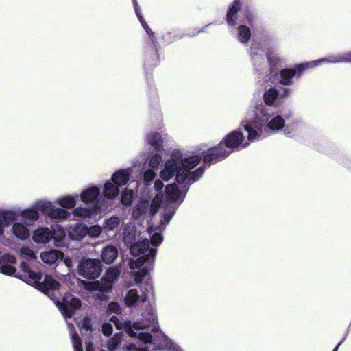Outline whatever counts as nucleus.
<instances>
[{
	"label": "nucleus",
	"mask_w": 351,
	"mask_h": 351,
	"mask_svg": "<svg viewBox=\"0 0 351 351\" xmlns=\"http://www.w3.org/2000/svg\"><path fill=\"white\" fill-rule=\"evenodd\" d=\"M328 58H322L317 60L302 63L296 65L295 69H284L278 73V82L282 86H291L293 84V78L297 74L302 73L304 71L313 68L321 62L327 63Z\"/></svg>",
	"instance_id": "9b49d317"
},
{
	"label": "nucleus",
	"mask_w": 351,
	"mask_h": 351,
	"mask_svg": "<svg viewBox=\"0 0 351 351\" xmlns=\"http://www.w3.org/2000/svg\"><path fill=\"white\" fill-rule=\"evenodd\" d=\"M120 188L111 180H107L103 187L102 194L106 199H114L119 194Z\"/></svg>",
	"instance_id": "aec40b11"
},
{
	"label": "nucleus",
	"mask_w": 351,
	"mask_h": 351,
	"mask_svg": "<svg viewBox=\"0 0 351 351\" xmlns=\"http://www.w3.org/2000/svg\"><path fill=\"white\" fill-rule=\"evenodd\" d=\"M351 62V52L341 55L331 56L328 58L327 63H339Z\"/></svg>",
	"instance_id": "7c9ffc66"
},
{
	"label": "nucleus",
	"mask_w": 351,
	"mask_h": 351,
	"mask_svg": "<svg viewBox=\"0 0 351 351\" xmlns=\"http://www.w3.org/2000/svg\"><path fill=\"white\" fill-rule=\"evenodd\" d=\"M241 126L249 133V139H259L262 136L283 132L285 120L280 114L270 116L269 110L262 103L252 106L247 117Z\"/></svg>",
	"instance_id": "20e7f679"
},
{
	"label": "nucleus",
	"mask_w": 351,
	"mask_h": 351,
	"mask_svg": "<svg viewBox=\"0 0 351 351\" xmlns=\"http://www.w3.org/2000/svg\"><path fill=\"white\" fill-rule=\"evenodd\" d=\"M165 202L162 206V217L163 219H171L176 212V208L182 202V197L180 190L176 184H169L165 187Z\"/></svg>",
	"instance_id": "6e6552de"
},
{
	"label": "nucleus",
	"mask_w": 351,
	"mask_h": 351,
	"mask_svg": "<svg viewBox=\"0 0 351 351\" xmlns=\"http://www.w3.org/2000/svg\"><path fill=\"white\" fill-rule=\"evenodd\" d=\"M118 256V250L112 245H108L103 247L101 253L102 261L106 264H111L114 262Z\"/></svg>",
	"instance_id": "6ab92c4d"
},
{
	"label": "nucleus",
	"mask_w": 351,
	"mask_h": 351,
	"mask_svg": "<svg viewBox=\"0 0 351 351\" xmlns=\"http://www.w3.org/2000/svg\"><path fill=\"white\" fill-rule=\"evenodd\" d=\"M147 141V143L156 150H159L162 146L163 138L162 135L158 132H152L148 134Z\"/></svg>",
	"instance_id": "a878e982"
},
{
	"label": "nucleus",
	"mask_w": 351,
	"mask_h": 351,
	"mask_svg": "<svg viewBox=\"0 0 351 351\" xmlns=\"http://www.w3.org/2000/svg\"><path fill=\"white\" fill-rule=\"evenodd\" d=\"M86 351H94V347L91 342L86 343Z\"/></svg>",
	"instance_id": "37998d69"
},
{
	"label": "nucleus",
	"mask_w": 351,
	"mask_h": 351,
	"mask_svg": "<svg viewBox=\"0 0 351 351\" xmlns=\"http://www.w3.org/2000/svg\"><path fill=\"white\" fill-rule=\"evenodd\" d=\"M146 276L142 280H143ZM140 284H141L140 287L141 294L135 288L130 289L125 293L123 298V302L127 307H135L139 302H145L149 298V295L153 293V285L149 279L145 280L144 282L141 281L139 284L136 285H139Z\"/></svg>",
	"instance_id": "1a4fd4ad"
},
{
	"label": "nucleus",
	"mask_w": 351,
	"mask_h": 351,
	"mask_svg": "<svg viewBox=\"0 0 351 351\" xmlns=\"http://www.w3.org/2000/svg\"><path fill=\"white\" fill-rule=\"evenodd\" d=\"M27 211V208L12 210L0 208V219H15L18 217L29 219Z\"/></svg>",
	"instance_id": "f3484780"
},
{
	"label": "nucleus",
	"mask_w": 351,
	"mask_h": 351,
	"mask_svg": "<svg viewBox=\"0 0 351 351\" xmlns=\"http://www.w3.org/2000/svg\"><path fill=\"white\" fill-rule=\"evenodd\" d=\"M13 232L20 239L25 240L29 236V232L28 229L21 223H16L13 226Z\"/></svg>",
	"instance_id": "cd10ccee"
},
{
	"label": "nucleus",
	"mask_w": 351,
	"mask_h": 351,
	"mask_svg": "<svg viewBox=\"0 0 351 351\" xmlns=\"http://www.w3.org/2000/svg\"><path fill=\"white\" fill-rule=\"evenodd\" d=\"M20 255L22 258L32 260L36 258L35 254L32 250L27 247H22L20 249Z\"/></svg>",
	"instance_id": "473e14b6"
},
{
	"label": "nucleus",
	"mask_w": 351,
	"mask_h": 351,
	"mask_svg": "<svg viewBox=\"0 0 351 351\" xmlns=\"http://www.w3.org/2000/svg\"><path fill=\"white\" fill-rule=\"evenodd\" d=\"M121 336L118 334L115 335L113 338L110 339L107 343L108 351H114L117 347L121 343Z\"/></svg>",
	"instance_id": "72a5a7b5"
},
{
	"label": "nucleus",
	"mask_w": 351,
	"mask_h": 351,
	"mask_svg": "<svg viewBox=\"0 0 351 351\" xmlns=\"http://www.w3.org/2000/svg\"><path fill=\"white\" fill-rule=\"evenodd\" d=\"M67 326H68V328L70 330V332H72V330L73 328V325L71 323H68Z\"/></svg>",
	"instance_id": "a18cd8bd"
},
{
	"label": "nucleus",
	"mask_w": 351,
	"mask_h": 351,
	"mask_svg": "<svg viewBox=\"0 0 351 351\" xmlns=\"http://www.w3.org/2000/svg\"><path fill=\"white\" fill-rule=\"evenodd\" d=\"M208 27V25L205 26L204 28H202V29H200L199 31H198V33L199 32H203L205 31V29Z\"/></svg>",
	"instance_id": "49530a36"
},
{
	"label": "nucleus",
	"mask_w": 351,
	"mask_h": 351,
	"mask_svg": "<svg viewBox=\"0 0 351 351\" xmlns=\"http://www.w3.org/2000/svg\"><path fill=\"white\" fill-rule=\"evenodd\" d=\"M134 192L131 189H125L121 195V203L130 206L132 202Z\"/></svg>",
	"instance_id": "2f4dec72"
},
{
	"label": "nucleus",
	"mask_w": 351,
	"mask_h": 351,
	"mask_svg": "<svg viewBox=\"0 0 351 351\" xmlns=\"http://www.w3.org/2000/svg\"><path fill=\"white\" fill-rule=\"evenodd\" d=\"M131 171L129 169H121L116 171L111 176V180L119 188L126 185L130 178Z\"/></svg>",
	"instance_id": "a211bd4d"
},
{
	"label": "nucleus",
	"mask_w": 351,
	"mask_h": 351,
	"mask_svg": "<svg viewBox=\"0 0 351 351\" xmlns=\"http://www.w3.org/2000/svg\"><path fill=\"white\" fill-rule=\"evenodd\" d=\"M4 221H0V235L3 234V228H4Z\"/></svg>",
	"instance_id": "c03bdc74"
},
{
	"label": "nucleus",
	"mask_w": 351,
	"mask_h": 351,
	"mask_svg": "<svg viewBox=\"0 0 351 351\" xmlns=\"http://www.w3.org/2000/svg\"><path fill=\"white\" fill-rule=\"evenodd\" d=\"M78 196L66 195L57 198L55 202L39 199L27 208L29 219H38L40 213L51 219H67L73 215L76 218H91L93 211H98V205L93 209L88 206H76Z\"/></svg>",
	"instance_id": "f03ea898"
},
{
	"label": "nucleus",
	"mask_w": 351,
	"mask_h": 351,
	"mask_svg": "<svg viewBox=\"0 0 351 351\" xmlns=\"http://www.w3.org/2000/svg\"><path fill=\"white\" fill-rule=\"evenodd\" d=\"M33 239L38 243H47L51 240V232L48 228H40L34 231Z\"/></svg>",
	"instance_id": "b1692460"
},
{
	"label": "nucleus",
	"mask_w": 351,
	"mask_h": 351,
	"mask_svg": "<svg viewBox=\"0 0 351 351\" xmlns=\"http://www.w3.org/2000/svg\"><path fill=\"white\" fill-rule=\"evenodd\" d=\"M267 58L271 67L281 66L282 60L278 56L270 54L268 56Z\"/></svg>",
	"instance_id": "4c0bfd02"
},
{
	"label": "nucleus",
	"mask_w": 351,
	"mask_h": 351,
	"mask_svg": "<svg viewBox=\"0 0 351 351\" xmlns=\"http://www.w3.org/2000/svg\"><path fill=\"white\" fill-rule=\"evenodd\" d=\"M99 195L100 189L98 186H94L82 190L79 195L80 200L86 204V206H90L92 209H93L95 206L98 205L99 210L98 211L94 210L93 217H94L95 214L101 213L108 209V207L105 205V199H99Z\"/></svg>",
	"instance_id": "f8f14e48"
},
{
	"label": "nucleus",
	"mask_w": 351,
	"mask_h": 351,
	"mask_svg": "<svg viewBox=\"0 0 351 351\" xmlns=\"http://www.w3.org/2000/svg\"><path fill=\"white\" fill-rule=\"evenodd\" d=\"M102 271V265L99 259H86L77 267L78 274L88 279L98 278Z\"/></svg>",
	"instance_id": "4468645a"
},
{
	"label": "nucleus",
	"mask_w": 351,
	"mask_h": 351,
	"mask_svg": "<svg viewBox=\"0 0 351 351\" xmlns=\"http://www.w3.org/2000/svg\"><path fill=\"white\" fill-rule=\"evenodd\" d=\"M255 139H245L242 132L238 130L227 134L223 140L217 145L208 149L204 152L203 161L204 163L216 162L222 160L229 156L234 150H238L248 146Z\"/></svg>",
	"instance_id": "423d86ee"
},
{
	"label": "nucleus",
	"mask_w": 351,
	"mask_h": 351,
	"mask_svg": "<svg viewBox=\"0 0 351 351\" xmlns=\"http://www.w3.org/2000/svg\"><path fill=\"white\" fill-rule=\"evenodd\" d=\"M251 37V31L246 25H240L238 27V39L243 43L249 40Z\"/></svg>",
	"instance_id": "c85d7f7f"
},
{
	"label": "nucleus",
	"mask_w": 351,
	"mask_h": 351,
	"mask_svg": "<svg viewBox=\"0 0 351 351\" xmlns=\"http://www.w3.org/2000/svg\"><path fill=\"white\" fill-rule=\"evenodd\" d=\"M162 156L159 154H155L150 158L149 160V166L152 169H158L162 162Z\"/></svg>",
	"instance_id": "f704fd0d"
},
{
	"label": "nucleus",
	"mask_w": 351,
	"mask_h": 351,
	"mask_svg": "<svg viewBox=\"0 0 351 351\" xmlns=\"http://www.w3.org/2000/svg\"><path fill=\"white\" fill-rule=\"evenodd\" d=\"M164 186L160 180H156L154 182V189L158 191L154 197L151 204L148 201H141L133 211V217L136 219L138 217H153L161 206L164 198V192L162 189Z\"/></svg>",
	"instance_id": "0eeeda50"
},
{
	"label": "nucleus",
	"mask_w": 351,
	"mask_h": 351,
	"mask_svg": "<svg viewBox=\"0 0 351 351\" xmlns=\"http://www.w3.org/2000/svg\"><path fill=\"white\" fill-rule=\"evenodd\" d=\"M250 55L253 64L256 66H259L265 60V55L262 49L252 47L250 49Z\"/></svg>",
	"instance_id": "bb28decb"
},
{
	"label": "nucleus",
	"mask_w": 351,
	"mask_h": 351,
	"mask_svg": "<svg viewBox=\"0 0 351 351\" xmlns=\"http://www.w3.org/2000/svg\"><path fill=\"white\" fill-rule=\"evenodd\" d=\"M40 256L43 262L48 264H53L58 258H62V254L56 250L43 252Z\"/></svg>",
	"instance_id": "393cba45"
},
{
	"label": "nucleus",
	"mask_w": 351,
	"mask_h": 351,
	"mask_svg": "<svg viewBox=\"0 0 351 351\" xmlns=\"http://www.w3.org/2000/svg\"><path fill=\"white\" fill-rule=\"evenodd\" d=\"M81 330L86 331L92 330V325L90 317H84L83 318L81 324Z\"/></svg>",
	"instance_id": "58836bf2"
},
{
	"label": "nucleus",
	"mask_w": 351,
	"mask_h": 351,
	"mask_svg": "<svg viewBox=\"0 0 351 351\" xmlns=\"http://www.w3.org/2000/svg\"><path fill=\"white\" fill-rule=\"evenodd\" d=\"M169 221H151L147 223V232L151 239L153 245L150 247V242L148 238L141 236V225L138 228L133 222L127 224L124 230L123 241L129 246L132 258L130 260L131 269H139L132 273V276L136 284H139L142 279L148 274L152 268L153 262L156 254V248L154 247L161 243L163 240L162 235L166 226Z\"/></svg>",
	"instance_id": "f257e3e1"
},
{
	"label": "nucleus",
	"mask_w": 351,
	"mask_h": 351,
	"mask_svg": "<svg viewBox=\"0 0 351 351\" xmlns=\"http://www.w3.org/2000/svg\"><path fill=\"white\" fill-rule=\"evenodd\" d=\"M253 19L252 13L247 9L242 8L241 4L237 0L228 7L226 19L229 25L234 26L237 21L250 23Z\"/></svg>",
	"instance_id": "ddd939ff"
},
{
	"label": "nucleus",
	"mask_w": 351,
	"mask_h": 351,
	"mask_svg": "<svg viewBox=\"0 0 351 351\" xmlns=\"http://www.w3.org/2000/svg\"><path fill=\"white\" fill-rule=\"evenodd\" d=\"M16 262V259L14 256L8 254H3L1 256L0 264L2 265V268L0 269V272L9 276L14 275L16 272L14 267Z\"/></svg>",
	"instance_id": "dca6fc26"
},
{
	"label": "nucleus",
	"mask_w": 351,
	"mask_h": 351,
	"mask_svg": "<svg viewBox=\"0 0 351 351\" xmlns=\"http://www.w3.org/2000/svg\"><path fill=\"white\" fill-rule=\"evenodd\" d=\"M87 227L82 223H76L68 230L69 237L73 240H80L87 235Z\"/></svg>",
	"instance_id": "4be33fe9"
},
{
	"label": "nucleus",
	"mask_w": 351,
	"mask_h": 351,
	"mask_svg": "<svg viewBox=\"0 0 351 351\" xmlns=\"http://www.w3.org/2000/svg\"><path fill=\"white\" fill-rule=\"evenodd\" d=\"M120 271L117 267H110L101 281L84 282V287L90 291H99L101 293H109L113 285L117 281Z\"/></svg>",
	"instance_id": "9d476101"
},
{
	"label": "nucleus",
	"mask_w": 351,
	"mask_h": 351,
	"mask_svg": "<svg viewBox=\"0 0 351 351\" xmlns=\"http://www.w3.org/2000/svg\"><path fill=\"white\" fill-rule=\"evenodd\" d=\"M144 181L147 183H149V182L152 181L155 177H156V173L154 171L153 169H147L144 172Z\"/></svg>",
	"instance_id": "ea45409f"
},
{
	"label": "nucleus",
	"mask_w": 351,
	"mask_h": 351,
	"mask_svg": "<svg viewBox=\"0 0 351 351\" xmlns=\"http://www.w3.org/2000/svg\"><path fill=\"white\" fill-rule=\"evenodd\" d=\"M132 2H133L135 13H136L141 24L142 25V26L143 27L144 29L146 31L147 34H149L150 36H152L154 33L149 28L148 25L146 24L145 21L144 20L143 17L141 14L140 8L137 4L136 0H132Z\"/></svg>",
	"instance_id": "c756f323"
},
{
	"label": "nucleus",
	"mask_w": 351,
	"mask_h": 351,
	"mask_svg": "<svg viewBox=\"0 0 351 351\" xmlns=\"http://www.w3.org/2000/svg\"><path fill=\"white\" fill-rule=\"evenodd\" d=\"M290 94L291 90L289 88H283L282 93L280 94L278 89L270 86L269 88H266L265 89L263 95V99L265 106L277 107L280 104L279 99L287 98L290 95Z\"/></svg>",
	"instance_id": "2eb2a0df"
},
{
	"label": "nucleus",
	"mask_w": 351,
	"mask_h": 351,
	"mask_svg": "<svg viewBox=\"0 0 351 351\" xmlns=\"http://www.w3.org/2000/svg\"><path fill=\"white\" fill-rule=\"evenodd\" d=\"M201 160L200 156L190 155L180 150H173L170 158L165 162L159 173L160 178L164 181H169L176 176V182L180 184L194 182L200 177L202 171L200 169L194 172L191 171L199 164Z\"/></svg>",
	"instance_id": "39448f33"
},
{
	"label": "nucleus",
	"mask_w": 351,
	"mask_h": 351,
	"mask_svg": "<svg viewBox=\"0 0 351 351\" xmlns=\"http://www.w3.org/2000/svg\"><path fill=\"white\" fill-rule=\"evenodd\" d=\"M102 331L105 336H110L112 333V326L109 323H104L102 326Z\"/></svg>",
	"instance_id": "79ce46f5"
},
{
	"label": "nucleus",
	"mask_w": 351,
	"mask_h": 351,
	"mask_svg": "<svg viewBox=\"0 0 351 351\" xmlns=\"http://www.w3.org/2000/svg\"><path fill=\"white\" fill-rule=\"evenodd\" d=\"M109 219H110V220L117 219V218L116 217H110Z\"/></svg>",
	"instance_id": "09e8293b"
},
{
	"label": "nucleus",
	"mask_w": 351,
	"mask_h": 351,
	"mask_svg": "<svg viewBox=\"0 0 351 351\" xmlns=\"http://www.w3.org/2000/svg\"><path fill=\"white\" fill-rule=\"evenodd\" d=\"M108 309L112 313H119L121 312L120 305L117 302H111L108 306Z\"/></svg>",
	"instance_id": "a19ab883"
},
{
	"label": "nucleus",
	"mask_w": 351,
	"mask_h": 351,
	"mask_svg": "<svg viewBox=\"0 0 351 351\" xmlns=\"http://www.w3.org/2000/svg\"><path fill=\"white\" fill-rule=\"evenodd\" d=\"M339 346V344L333 350V351H337Z\"/></svg>",
	"instance_id": "de8ad7c7"
},
{
	"label": "nucleus",
	"mask_w": 351,
	"mask_h": 351,
	"mask_svg": "<svg viewBox=\"0 0 351 351\" xmlns=\"http://www.w3.org/2000/svg\"><path fill=\"white\" fill-rule=\"evenodd\" d=\"M71 341L74 351H83L81 339L77 334L71 333Z\"/></svg>",
	"instance_id": "c9c22d12"
},
{
	"label": "nucleus",
	"mask_w": 351,
	"mask_h": 351,
	"mask_svg": "<svg viewBox=\"0 0 351 351\" xmlns=\"http://www.w3.org/2000/svg\"><path fill=\"white\" fill-rule=\"evenodd\" d=\"M303 130V124L300 121H293L285 125L283 130V134L286 137H294L300 134Z\"/></svg>",
	"instance_id": "5701e85b"
},
{
	"label": "nucleus",
	"mask_w": 351,
	"mask_h": 351,
	"mask_svg": "<svg viewBox=\"0 0 351 351\" xmlns=\"http://www.w3.org/2000/svg\"><path fill=\"white\" fill-rule=\"evenodd\" d=\"M21 269L24 274H16V277L47 295L55 302L65 319L71 318L74 311L81 307L80 300L71 295L64 296L62 301L58 300L56 294L59 293L60 285L52 276L46 275L41 282V274L32 271L25 262L21 263Z\"/></svg>",
	"instance_id": "7ed1b4c3"
},
{
	"label": "nucleus",
	"mask_w": 351,
	"mask_h": 351,
	"mask_svg": "<svg viewBox=\"0 0 351 351\" xmlns=\"http://www.w3.org/2000/svg\"><path fill=\"white\" fill-rule=\"evenodd\" d=\"M51 240L53 241V245L57 247H62L64 245V239L66 237V232L60 226L56 225L52 228Z\"/></svg>",
	"instance_id": "412c9836"
},
{
	"label": "nucleus",
	"mask_w": 351,
	"mask_h": 351,
	"mask_svg": "<svg viewBox=\"0 0 351 351\" xmlns=\"http://www.w3.org/2000/svg\"><path fill=\"white\" fill-rule=\"evenodd\" d=\"M274 75H277V72H275L274 71H273Z\"/></svg>",
	"instance_id": "8fccbe9b"
},
{
	"label": "nucleus",
	"mask_w": 351,
	"mask_h": 351,
	"mask_svg": "<svg viewBox=\"0 0 351 351\" xmlns=\"http://www.w3.org/2000/svg\"><path fill=\"white\" fill-rule=\"evenodd\" d=\"M87 235L93 237H98L101 232V228L100 226L95 225L89 228L87 227Z\"/></svg>",
	"instance_id": "e433bc0d"
}]
</instances>
